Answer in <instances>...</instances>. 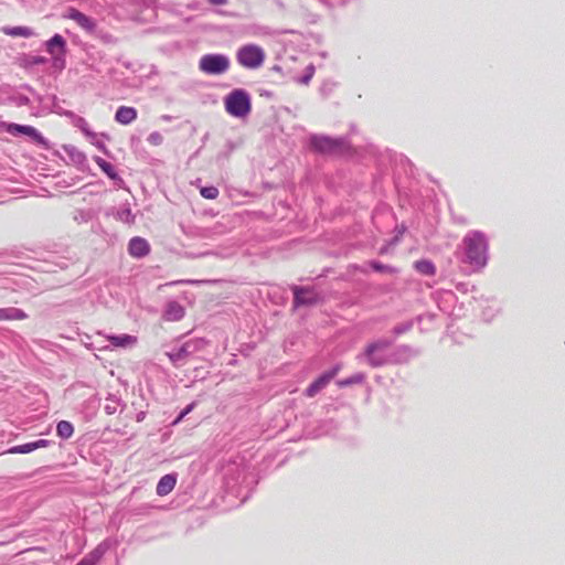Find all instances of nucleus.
Here are the masks:
<instances>
[{"label":"nucleus","mask_w":565,"mask_h":565,"mask_svg":"<svg viewBox=\"0 0 565 565\" xmlns=\"http://www.w3.org/2000/svg\"><path fill=\"white\" fill-rule=\"evenodd\" d=\"M150 244L143 237L135 236L128 243V253L135 258H143L150 254Z\"/></svg>","instance_id":"4468645a"},{"label":"nucleus","mask_w":565,"mask_h":565,"mask_svg":"<svg viewBox=\"0 0 565 565\" xmlns=\"http://www.w3.org/2000/svg\"><path fill=\"white\" fill-rule=\"evenodd\" d=\"M1 128L6 132H8L14 137H18V136H22V132H24L25 125L3 121V122H1Z\"/></svg>","instance_id":"c9c22d12"},{"label":"nucleus","mask_w":565,"mask_h":565,"mask_svg":"<svg viewBox=\"0 0 565 565\" xmlns=\"http://www.w3.org/2000/svg\"><path fill=\"white\" fill-rule=\"evenodd\" d=\"M66 267H67V266H66V264H63V265L61 266V268H62V269H65Z\"/></svg>","instance_id":"0e129e2a"},{"label":"nucleus","mask_w":565,"mask_h":565,"mask_svg":"<svg viewBox=\"0 0 565 565\" xmlns=\"http://www.w3.org/2000/svg\"><path fill=\"white\" fill-rule=\"evenodd\" d=\"M34 443V449H40L50 446L53 441L49 439H36Z\"/></svg>","instance_id":"09e8293b"},{"label":"nucleus","mask_w":565,"mask_h":565,"mask_svg":"<svg viewBox=\"0 0 565 565\" xmlns=\"http://www.w3.org/2000/svg\"><path fill=\"white\" fill-rule=\"evenodd\" d=\"M207 2L214 6H224L228 2V0H207Z\"/></svg>","instance_id":"5fc2aeb1"},{"label":"nucleus","mask_w":565,"mask_h":565,"mask_svg":"<svg viewBox=\"0 0 565 565\" xmlns=\"http://www.w3.org/2000/svg\"><path fill=\"white\" fill-rule=\"evenodd\" d=\"M358 270H360V271H361V273H363V274H366V273H367V270H366L365 268H363V267H358Z\"/></svg>","instance_id":"680f3d73"},{"label":"nucleus","mask_w":565,"mask_h":565,"mask_svg":"<svg viewBox=\"0 0 565 565\" xmlns=\"http://www.w3.org/2000/svg\"><path fill=\"white\" fill-rule=\"evenodd\" d=\"M74 433V426L68 420H60L56 425V434L62 439H68Z\"/></svg>","instance_id":"473e14b6"},{"label":"nucleus","mask_w":565,"mask_h":565,"mask_svg":"<svg viewBox=\"0 0 565 565\" xmlns=\"http://www.w3.org/2000/svg\"><path fill=\"white\" fill-rule=\"evenodd\" d=\"M207 344L209 342L204 338H191L182 343L173 344L166 355L175 367H180L193 359L196 353L204 351Z\"/></svg>","instance_id":"20e7f679"},{"label":"nucleus","mask_w":565,"mask_h":565,"mask_svg":"<svg viewBox=\"0 0 565 565\" xmlns=\"http://www.w3.org/2000/svg\"><path fill=\"white\" fill-rule=\"evenodd\" d=\"M63 150L67 154L68 160L73 164H75L81 171L85 172L89 169L86 154L84 152L79 151L75 146L64 145Z\"/></svg>","instance_id":"2eb2a0df"},{"label":"nucleus","mask_w":565,"mask_h":565,"mask_svg":"<svg viewBox=\"0 0 565 565\" xmlns=\"http://www.w3.org/2000/svg\"><path fill=\"white\" fill-rule=\"evenodd\" d=\"M106 340H107V343L109 344V347H115V348H128V347H132L134 344L137 343V337L135 335H130V334H113V335H107L106 337Z\"/></svg>","instance_id":"5701e85b"},{"label":"nucleus","mask_w":565,"mask_h":565,"mask_svg":"<svg viewBox=\"0 0 565 565\" xmlns=\"http://www.w3.org/2000/svg\"><path fill=\"white\" fill-rule=\"evenodd\" d=\"M106 402L107 403L104 409L108 415L115 414L117 412L118 406H121L122 408L125 407V404H122L121 398L114 394H108V396L106 397Z\"/></svg>","instance_id":"72a5a7b5"},{"label":"nucleus","mask_w":565,"mask_h":565,"mask_svg":"<svg viewBox=\"0 0 565 565\" xmlns=\"http://www.w3.org/2000/svg\"><path fill=\"white\" fill-rule=\"evenodd\" d=\"M413 267L418 274H420L423 276H427V277L435 276L436 270H437L435 264L430 259H427V258H422L419 260H416L414 263Z\"/></svg>","instance_id":"c85d7f7f"},{"label":"nucleus","mask_w":565,"mask_h":565,"mask_svg":"<svg viewBox=\"0 0 565 565\" xmlns=\"http://www.w3.org/2000/svg\"><path fill=\"white\" fill-rule=\"evenodd\" d=\"M225 110L235 118H245L252 111V98L244 88H235L224 98Z\"/></svg>","instance_id":"423d86ee"},{"label":"nucleus","mask_w":565,"mask_h":565,"mask_svg":"<svg viewBox=\"0 0 565 565\" xmlns=\"http://www.w3.org/2000/svg\"><path fill=\"white\" fill-rule=\"evenodd\" d=\"M77 565V564H76Z\"/></svg>","instance_id":"338daca9"},{"label":"nucleus","mask_w":565,"mask_h":565,"mask_svg":"<svg viewBox=\"0 0 565 565\" xmlns=\"http://www.w3.org/2000/svg\"><path fill=\"white\" fill-rule=\"evenodd\" d=\"M482 315H483L484 319L490 320V318H488V316H490V312H487V310H483Z\"/></svg>","instance_id":"052dcab7"},{"label":"nucleus","mask_w":565,"mask_h":565,"mask_svg":"<svg viewBox=\"0 0 565 565\" xmlns=\"http://www.w3.org/2000/svg\"><path fill=\"white\" fill-rule=\"evenodd\" d=\"M147 140L153 146H160L163 142V138L159 131L151 132Z\"/></svg>","instance_id":"de8ad7c7"},{"label":"nucleus","mask_w":565,"mask_h":565,"mask_svg":"<svg viewBox=\"0 0 565 565\" xmlns=\"http://www.w3.org/2000/svg\"><path fill=\"white\" fill-rule=\"evenodd\" d=\"M420 350L408 344H399L390 350V365L406 364L418 356Z\"/></svg>","instance_id":"f8f14e48"},{"label":"nucleus","mask_w":565,"mask_h":565,"mask_svg":"<svg viewBox=\"0 0 565 565\" xmlns=\"http://www.w3.org/2000/svg\"><path fill=\"white\" fill-rule=\"evenodd\" d=\"M20 88L29 93L34 98V100L38 102V106H40V98H43L44 95L38 93L30 84L26 83L21 84Z\"/></svg>","instance_id":"a18cd8bd"},{"label":"nucleus","mask_w":565,"mask_h":565,"mask_svg":"<svg viewBox=\"0 0 565 565\" xmlns=\"http://www.w3.org/2000/svg\"><path fill=\"white\" fill-rule=\"evenodd\" d=\"M94 145L100 150L103 151L106 156H109V151L107 149V147L105 146V143L103 141H96L94 142Z\"/></svg>","instance_id":"3c124183"},{"label":"nucleus","mask_w":565,"mask_h":565,"mask_svg":"<svg viewBox=\"0 0 565 565\" xmlns=\"http://www.w3.org/2000/svg\"><path fill=\"white\" fill-rule=\"evenodd\" d=\"M184 307L175 300L169 301L163 311V318L167 321H179L184 317Z\"/></svg>","instance_id":"aec40b11"},{"label":"nucleus","mask_w":565,"mask_h":565,"mask_svg":"<svg viewBox=\"0 0 565 565\" xmlns=\"http://www.w3.org/2000/svg\"><path fill=\"white\" fill-rule=\"evenodd\" d=\"M395 339L380 338L369 342L363 351L356 355L360 363H364L372 369H380L390 365V349Z\"/></svg>","instance_id":"7ed1b4c3"},{"label":"nucleus","mask_w":565,"mask_h":565,"mask_svg":"<svg viewBox=\"0 0 565 565\" xmlns=\"http://www.w3.org/2000/svg\"><path fill=\"white\" fill-rule=\"evenodd\" d=\"M2 32L10 36H23L30 38L34 34V31L29 26H6L2 29Z\"/></svg>","instance_id":"7c9ffc66"},{"label":"nucleus","mask_w":565,"mask_h":565,"mask_svg":"<svg viewBox=\"0 0 565 565\" xmlns=\"http://www.w3.org/2000/svg\"><path fill=\"white\" fill-rule=\"evenodd\" d=\"M137 118V109L129 106H119L115 114V120L121 125H129Z\"/></svg>","instance_id":"a878e982"},{"label":"nucleus","mask_w":565,"mask_h":565,"mask_svg":"<svg viewBox=\"0 0 565 565\" xmlns=\"http://www.w3.org/2000/svg\"><path fill=\"white\" fill-rule=\"evenodd\" d=\"M365 379H366V376L364 373L358 372L347 379L338 380L337 385L340 388H344V387H348L351 385L362 384L365 382Z\"/></svg>","instance_id":"2f4dec72"},{"label":"nucleus","mask_w":565,"mask_h":565,"mask_svg":"<svg viewBox=\"0 0 565 565\" xmlns=\"http://www.w3.org/2000/svg\"><path fill=\"white\" fill-rule=\"evenodd\" d=\"M68 118L73 120L74 125L78 129H81V131L85 136L93 137V138L95 137V134L89 129V126H88L87 121L85 120V118L77 116V115H75V117H68Z\"/></svg>","instance_id":"e433bc0d"},{"label":"nucleus","mask_w":565,"mask_h":565,"mask_svg":"<svg viewBox=\"0 0 565 565\" xmlns=\"http://www.w3.org/2000/svg\"><path fill=\"white\" fill-rule=\"evenodd\" d=\"M290 289L294 296V308L312 307L321 301L320 295L313 287L292 285Z\"/></svg>","instance_id":"1a4fd4ad"},{"label":"nucleus","mask_w":565,"mask_h":565,"mask_svg":"<svg viewBox=\"0 0 565 565\" xmlns=\"http://www.w3.org/2000/svg\"><path fill=\"white\" fill-rule=\"evenodd\" d=\"M270 71L271 72H275V73H279L281 74L282 76H285L284 74V71H282V67L279 65V64H275L270 67Z\"/></svg>","instance_id":"864d4df0"},{"label":"nucleus","mask_w":565,"mask_h":565,"mask_svg":"<svg viewBox=\"0 0 565 565\" xmlns=\"http://www.w3.org/2000/svg\"><path fill=\"white\" fill-rule=\"evenodd\" d=\"M258 94H259V96L265 97L267 99H273L275 97L274 92H271L269 89H265V88H259Z\"/></svg>","instance_id":"8fccbe9b"},{"label":"nucleus","mask_w":565,"mask_h":565,"mask_svg":"<svg viewBox=\"0 0 565 565\" xmlns=\"http://www.w3.org/2000/svg\"><path fill=\"white\" fill-rule=\"evenodd\" d=\"M334 87L335 82L332 79H324L319 87V93L323 98H328L332 94Z\"/></svg>","instance_id":"79ce46f5"},{"label":"nucleus","mask_w":565,"mask_h":565,"mask_svg":"<svg viewBox=\"0 0 565 565\" xmlns=\"http://www.w3.org/2000/svg\"><path fill=\"white\" fill-rule=\"evenodd\" d=\"M236 58L242 66L256 70L263 65L265 52L256 44H247L237 51Z\"/></svg>","instance_id":"6e6552de"},{"label":"nucleus","mask_w":565,"mask_h":565,"mask_svg":"<svg viewBox=\"0 0 565 565\" xmlns=\"http://www.w3.org/2000/svg\"><path fill=\"white\" fill-rule=\"evenodd\" d=\"M399 164L405 168V172L407 174L413 175V173H414V164H413V162L407 157L401 156Z\"/></svg>","instance_id":"49530a36"},{"label":"nucleus","mask_w":565,"mask_h":565,"mask_svg":"<svg viewBox=\"0 0 565 565\" xmlns=\"http://www.w3.org/2000/svg\"><path fill=\"white\" fill-rule=\"evenodd\" d=\"M309 147L319 154H337L348 151L351 145L347 136L331 137L313 134L309 138Z\"/></svg>","instance_id":"39448f33"},{"label":"nucleus","mask_w":565,"mask_h":565,"mask_svg":"<svg viewBox=\"0 0 565 565\" xmlns=\"http://www.w3.org/2000/svg\"><path fill=\"white\" fill-rule=\"evenodd\" d=\"M413 326H414V321L413 320H408V321L402 322L399 324H396L392 329L391 332L396 338V337H399V335L408 332L409 330H412Z\"/></svg>","instance_id":"ea45409f"},{"label":"nucleus","mask_w":565,"mask_h":565,"mask_svg":"<svg viewBox=\"0 0 565 565\" xmlns=\"http://www.w3.org/2000/svg\"><path fill=\"white\" fill-rule=\"evenodd\" d=\"M0 92L6 96V100L15 107H31V98L29 95L23 94L20 86H2Z\"/></svg>","instance_id":"ddd939ff"},{"label":"nucleus","mask_w":565,"mask_h":565,"mask_svg":"<svg viewBox=\"0 0 565 565\" xmlns=\"http://www.w3.org/2000/svg\"><path fill=\"white\" fill-rule=\"evenodd\" d=\"M45 50L50 55L67 53L66 40L58 33L51 36L45 43Z\"/></svg>","instance_id":"a211bd4d"},{"label":"nucleus","mask_w":565,"mask_h":565,"mask_svg":"<svg viewBox=\"0 0 565 565\" xmlns=\"http://www.w3.org/2000/svg\"><path fill=\"white\" fill-rule=\"evenodd\" d=\"M23 136L30 138L35 145L41 146L43 149H51L50 141L33 126L25 125Z\"/></svg>","instance_id":"393cba45"},{"label":"nucleus","mask_w":565,"mask_h":565,"mask_svg":"<svg viewBox=\"0 0 565 565\" xmlns=\"http://www.w3.org/2000/svg\"><path fill=\"white\" fill-rule=\"evenodd\" d=\"M224 491L227 494L241 498L245 502L249 497L250 484L255 483L254 476L248 473L245 466L230 463L224 471Z\"/></svg>","instance_id":"f03ea898"},{"label":"nucleus","mask_w":565,"mask_h":565,"mask_svg":"<svg viewBox=\"0 0 565 565\" xmlns=\"http://www.w3.org/2000/svg\"><path fill=\"white\" fill-rule=\"evenodd\" d=\"M107 216L114 215L116 220L121 221L125 224H134L136 221V216L132 213L129 204L122 205L120 209H118L116 212H107Z\"/></svg>","instance_id":"bb28decb"},{"label":"nucleus","mask_w":565,"mask_h":565,"mask_svg":"<svg viewBox=\"0 0 565 565\" xmlns=\"http://www.w3.org/2000/svg\"><path fill=\"white\" fill-rule=\"evenodd\" d=\"M34 443H25L22 445L12 446L7 450L8 454H30L34 451Z\"/></svg>","instance_id":"4c0bfd02"},{"label":"nucleus","mask_w":565,"mask_h":565,"mask_svg":"<svg viewBox=\"0 0 565 565\" xmlns=\"http://www.w3.org/2000/svg\"><path fill=\"white\" fill-rule=\"evenodd\" d=\"M52 56V64L57 70H63L66 66V53L54 54Z\"/></svg>","instance_id":"c03bdc74"},{"label":"nucleus","mask_w":565,"mask_h":565,"mask_svg":"<svg viewBox=\"0 0 565 565\" xmlns=\"http://www.w3.org/2000/svg\"><path fill=\"white\" fill-rule=\"evenodd\" d=\"M320 55L324 58V57H327V52H322V53H320Z\"/></svg>","instance_id":"e2e57ef3"},{"label":"nucleus","mask_w":565,"mask_h":565,"mask_svg":"<svg viewBox=\"0 0 565 565\" xmlns=\"http://www.w3.org/2000/svg\"><path fill=\"white\" fill-rule=\"evenodd\" d=\"M25 66L32 67L38 65H45L49 60L42 55H25Z\"/></svg>","instance_id":"a19ab883"},{"label":"nucleus","mask_w":565,"mask_h":565,"mask_svg":"<svg viewBox=\"0 0 565 565\" xmlns=\"http://www.w3.org/2000/svg\"><path fill=\"white\" fill-rule=\"evenodd\" d=\"M172 118H173V117H172V116H170V115H162V116H161V120H163V121H171V120H172Z\"/></svg>","instance_id":"13d9d810"},{"label":"nucleus","mask_w":565,"mask_h":565,"mask_svg":"<svg viewBox=\"0 0 565 565\" xmlns=\"http://www.w3.org/2000/svg\"><path fill=\"white\" fill-rule=\"evenodd\" d=\"M461 263L473 270L484 268L489 260V239L486 233L478 230L469 231L462 238Z\"/></svg>","instance_id":"f257e3e1"},{"label":"nucleus","mask_w":565,"mask_h":565,"mask_svg":"<svg viewBox=\"0 0 565 565\" xmlns=\"http://www.w3.org/2000/svg\"><path fill=\"white\" fill-rule=\"evenodd\" d=\"M60 98L55 94H45L43 98H40V106H38L36 110L32 111V114L42 116L54 113L64 117H75V114L72 110L63 109L60 106Z\"/></svg>","instance_id":"9d476101"},{"label":"nucleus","mask_w":565,"mask_h":565,"mask_svg":"<svg viewBox=\"0 0 565 565\" xmlns=\"http://www.w3.org/2000/svg\"><path fill=\"white\" fill-rule=\"evenodd\" d=\"M194 406H195V403H194V402H192V403H190L188 406H185V407L181 411V413H182L183 415H185V416H186L190 412H192V409L194 408Z\"/></svg>","instance_id":"603ef678"},{"label":"nucleus","mask_w":565,"mask_h":565,"mask_svg":"<svg viewBox=\"0 0 565 565\" xmlns=\"http://www.w3.org/2000/svg\"><path fill=\"white\" fill-rule=\"evenodd\" d=\"M94 161L96 162V164L100 168V170L111 180L114 181V183L122 189L125 188V181L124 179L119 175V173L116 171L115 167L106 161L105 159L100 158V157H97L95 156L94 157Z\"/></svg>","instance_id":"dca6fc26"},{"label":"nucleus","mask_w":565,"mask_h":565,"mask_svg":"<svg viewBox=\"0 0 565 565\" xmlns=\"http://www.w3.org/2000/svg\"><path fill=\"white\" fill-rule=\"evenodd\" d=\"M482 315H483L484 319L490 320V318H488V316H490V312H487V310H483Z\"/></svg>","instance_id":"bf43d9fd"},{"label":"nucleus","mask_w":565,"mask_h":565,"mask_svg":"<svg viewBox=\"0 0 565 565\" xmlns=\"http://www.w3.org/2000/svg\"><path fill=\"white\" fill-rule=\"evenodd\" d=\"M231 65L230 58L225 54L209 53L203 55L199 62L201 72L207 75H221L228 71Z\"/></svg>","instance_id":"0eeeda50"},{"label":"nucleus","mask_w":565,"mask_h":565,"mask_svg":"<svg viewBox=\"0 0 565 565\" xmlns=\"http://www.w3.org/2000/svg\"><path fill=\"white\" fill-rule=\"evenodd\" d=\"M384 253H385V249H384V248H382V249L380 250V254H384Z\"/></svg>","instance_id":"69168bd1"},{"label":"nucleus","mask_w":565,"mask_h":565,"mask_svg":"<svg viewBox=\"0 0 565 565\" xmlns=\"http://www.w3.org/2000/svg\"><path fill=\"white\" fill-rule=\"evenodd\" d=\"M146 415L147 413L145 411H140L139 413H137L136 415V420L138 423H141L145 418H146Z\"/></svg>","instance_id":"6e6d98bb"},{"label":"nucleus","mask_w":565,"mask_h":565,"mask_svg":"<svg viewBox=\"0 0 565 565\" xmlns=\"http://www.w3.org/2000/svg\"><path fill=\"white\" fill-rule=\"evenodd\" d=\"M365 265L376 273L391 274V275H395L398 273V269L396 267L391 266V265H385L377 259H371Z\"/></svg>","instance_id":"c756f323"},{"label":"nucleus","mask_w":565,"mask_h":565,"mask_svg":"<svg viewBox=\"0 0 565 565\" xmlns=\"http://www.w3.org/2000/svg\"><path fill=\"white\" fill-rule=\"evenodd\" d=\"M70 18L76 21V23L83 28L84 30L88 32H93L96 29V22L90 17L86 15L85 13L72 9L70 12Z\"/></svg>","instance_id":"b1692460"},{"label":"nucleus","mask_w":565,"mask_h":565,"mask_svg":"<svg viewBox=\"0 0 565 565\" xmlns=\"http://www.w3.org/2000/svg\"><path fill=\"white\" fill-rule=\"evenodd\" d=\"M339 428L338 423L332 418L321 419L317 423L312 434L315 437L328 436L335 433Z\"/></svg>","instance_id":"4be33fe9"},{"label":"nucleus","mask_w":565,"mask_h":565,"mask_svg":"<svg viewBox=\"0 0 565 565\" xmlns=\"http://www.w3.org/2000/svg\"><path fill=\"white\" fill-rule=\"evenodd\" d=\"M82 343L89 350H107L109 349V344L107 343L106 335L102 332H97V338L93 339V337L88 334H84L81 338Z\"/></svg>","instance_id":"412c9836"},{"label":"nucleus","mask_w":565,"mask_h":565,"mask_svg":"<svg viewBox=\"0 0 565 565\" xmlns=\"http://www.w3.org/2000/svg\"><path fill=\"white\" fill-rule=\"evenodd\" d=\"M315 72H316V66L310 63L309 65H307V67L305 68V72L301 76H292L291 79L295 82V83H298V84H301V85H308L313 75H315Z\"/></svg>","instance_id":"f704fd0d"},{"label":"nucleus","mask_w":565,"mask_h":565,"mask_svg":"<svg viewBox=\"0 0 565 565\" xmlns=\"http://www.w3.org/2000/svg\"><path fill=\"white\" fill-rule=\"evenodd\" d=\"M341 364L337 363L328 371L321 373L312 383L305 390L303 395L306 397H315L319 394L340 372Z\"/></svg>","instance_id":"9b49d317"},{"label":"nucleus","mask_w":565,"mask_h":565,"mask_svg":"<svg viewBox=\"0 0 565 565\" xmlns=\"http://www.w3.org/2000/svg\"><path fill=\"white\" fill-rule=\"evenodd\" d=\"M28 318L25 311L15 307L0 308V321L24 320Z\"/></svg>","instance_id":"cd10ccee"},{"label":"nucleus","mask_w":565,"mask_h":565,"mask_svg":"<svg viewBox=\"0 0 565 565\" xmlns=\"http://www.w3.org/2000/svg\"><path fill=\"white\" fill-rule=\"evenodd\" d=\"M109 548L107 541L99 543L90 553L85 555L77 565H96Z\"/></svg>","instance_id":"f3484780"},{"label":"nucleus","mask_w":565,"mask_h":565,"mask_svg":"<svg viewBox=\"0 0 565 565\" xmlns=\"http://www.w3.org/2000/svg\"><path fill=\"white\" fill-rule=\"evenodd\" d=\"M185 417V415H183L181 412L179 413V415L175 417V419L172 422V425H177L179 424L183 418Z\"/></svg>","instance_id":"4d7b16f0"},{"label":"nucleus","mask_w":565,"mask_h":565,"mask_svg":"<svg viewBox=\"0 0 565 565\" xmlns=\"http://www.w3.org/2000/svg\"><path fill=\"white\" fill-rule=\"evenodd\" d=\"M178 475L167 473L157 483L156 492L159 497L169 494L177 484Z\"/></svg>","instance_id":"6ab92c4d"},{"label":"nucleus","mask_w":565,"mask_h":565,"mask_svg":"<svg viewBox=\"0 0 565 565\" xmlns=\"http://www.w3.org/2000/svg\"><path fill=\"white\" fill-rule=\"evenodd\" d=\"M200 193L204 199L214 200L217 198L220 192L216 186L207 185V186L201 188Z\"/></svg>","instance_id":"37998d69"},{"label":"nucleus","mask_w":565,"mask_h":565,"mask_svg":"<svg viewBox=\"0 0 565 565\" xmlns=\"http://www.w3.org/2000/svg\"><path fill=\"white\" fill-rule=\"evenodd\" d=\"M235 149H236L235 142L227 140L224 146V149L222 151H220L216 157L217 162L227 160Z\"/></svg>","instance_id":"58836bf2"}]
</instances>
